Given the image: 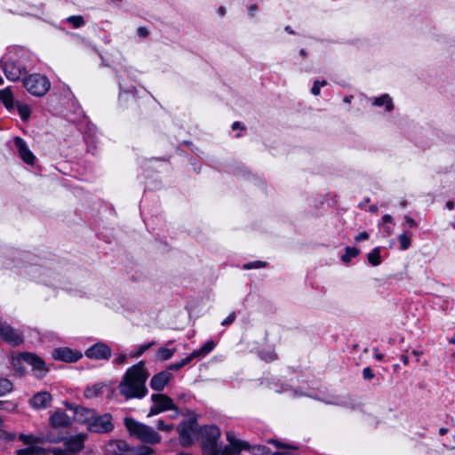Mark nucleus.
<instances>
[{
    "instance_id": "1",
    "label": "nucleus",
    "mask_w": 455,
    "mask_h": 455,
    "mask_svg": "<svg viewBox=\"0 0 455 455\" xmlns=\"http://www.w3.org/2000/svg\"><path fill=\"white\" fill-rule=\"evenodd\" d=\"M197 435L204 455H239L243 450L249 449V443L237 438L233 432L227 433L228 445L219 448L220 430L216 426H205Z\"/></svg>"
},
{
    "instance_id": "2",
    "label": "nucleus",
    "mask_w": 455,
    "mask_h": 455,
    "mask_svg": "<svg viewBox=\"0 0 455 455\" xmlns=\"http://www.w3.org/2000/svg\"><path fill=\"white\" fill-rule=\"evenodd\" d=\"M149 373L144 362L131 366L123 375L118 385V390L121 395L126 400L141 399L148 394L146 382Z\"/></svg>"
},
{
    "instance_id": "3",
    "label": "nucleus",
    "mask_w": 455,
    "mask_h": 455,
    "mask_svg": "<svg viewBox=\"0 0 455 455\" xmlns=\"http://www.w3.org/2000/svg\"><path fill=\"white\" fill-rule=\"evenodd\" d=\"M31 61V52L20 46L12 45L0 59V68L7 80L18 82L28 73V64Z\"/></svg>"
},
{
    "instance_id": "4",
    "label": "nucleus",
    "mask_w": 455,
    "mask_h": 455,
    "mask_svg": "<svg viewBox=\"0 0 455 455\" xmlns=\"http://www.w3.org/2000/svg\"><path fill=\"white\" fill-rule=\"evenodd\" d=\"M124 425L129 434L142 443L156 444L161 442L160 435L151 427L140 423L132 418L124 419Z\"/></svg>"
},
{
    "instance_id": "5",
    "label": "nucleus",
    "mask_w": 455,
    "mask_h": 455,
    "mask_svg": "<svg viewBox=\"0 0 455 455\" xmlns=\"http://www.w3.org/2000/svg\"><path fill=\"white\" fill-rule=\"evenodd\" d=\"M22 84L30 94L36 97L45 95L51 88L49 79L45 76L37 73L26 76L22 79Z\"/></svg>"
},
{
    "instance_id": "6",
    "label": "nucleus",
    "mask_w": 455,
    "mask_h": 455,
    "mask_svg": "<svg viewBox=\"0 0 455 455\" xmlns=\"http://www.w3.org/2000/svg\"><path fill=\"white\" fill-rule=\"evenodd\" d=\"M275 391L277 393H286V394H288V395L290 397L307 396V397H311V398H314L316 400L323 401L326 403H337V402H338V398L331 399L326 395H319L308 388H304V387L294 388L287 384L283 385L280 388L276 389Z\"/></svg>"
},
{
    "instance_id": "7",
    "label": "nucleus",
    "mask_w": 455,
    "mask_h": 455,
    "mask_svg": "<svg viewBox=\"0 0 455 455\" xmlns=\"http://www.w3.org/2000/svg\"><path fill=\"white\" fill-rule=\"evenodd\" d=\"M21 362H26L28 365H30L32 367V370L35 371V375L37 378H43L48 371V369L46 368L44 362L41 358L36 356L33 354L21 353L16 354V355L13 356L14 365H17L19 363Z\"/></svg>"
},
{
    "instance_id": "8",
    "label": "nucleus",
    "mask_w": 455,
    "mask_h": 455,
    "mask_svg": "<svg viewBox=\"0 0 455 455\" xmlns=\"http://www.w3.org/2000/svg\"><path fill=\"white\" fill-rule=\"evenodd\" d=\"M113 417L109 413L94 414L87 430L92 433L108 434L114 429Z\"/></svg>"
},
{
    "instance_id": "9",
    "label": "nucleus",
    "mask_w": 455,
    "mask_h": 455,
    "mask_svg": "<svg viewBox=\"0 0 455 455\" xmlns=\"http://www.w3.org/2000/svg\"><path fill=\"white\" fill-rule=\"evenodd\" d=\"M151 401L153 405L149 410L148 417L157 415L166 411H177V406L173 400L164 394H153L151 395Z\"/></svg>"
},
{
    "instance_id": "10",
    "label": "nucleus",
    "mask_w": 455,
    "mask_h": 455,
    "mask_svg": "<svg viewBox=\"0 0 455 455\" xmlns=\"http://www.w3.org/2000/svg\"><path fill=\"white\" fill-rule=\"evenodd\" d=\"M196 420L188 419L183 421L177 427L180 435V441L183 446H189L196 435Z\"/></svg>"
},
{
    "instance_id": "11",
    "label": "nucleus",
    "mask_w": 455,
    "mask_h": 455,
    "mask_svg": "<svg viewBox=\"0 0 455 455\" xmlns=\"http://www.w3.org/2000/svg\"><path fill=\"white\" fill-rule=\"evenodd\" d=\"M112 349L109 346L103 342H97L88 347L84 355L90 359L94 360H108L111 357Z\"/></svg>"
},
{
    "instance_id": "12",
    "label": "nucleus",
    "mask_w": 455,
    "mask_h": 455,
    "mask_svg": "<svg viewBox=\"0 0 455 455\" xmlns=\"http://www.w3.org/2000/svg\"><path fill=\"white\" fill-rule=\"evenodd\" d=\"M52 356L58 361L75 363L83 357V353L69 347H58L53 349Z\"/></svg>"
},
{
    "instance_id": "13",
    "label": "nucleus",
    "mask_w": 455,
    "mask_h": 455,
    "mask_svg": "<svg viewBox=\"0 0 455 455\" xmlns=\"http://www.w3.org/2000/svg\"><path fill=\"white\" fill-rule=\"evenodd\" d=\"M0 339L5 342L17 346L23 341L22 335L7 323H0Z\"/></svg>"
},
{
    "instance_id": "14",
    "label": "nucleus",
    "mask_w": 455,
    "mask_h": 455,
    "mask_svg": "<svg viewBox=\"0 0 455 455\" xmlns=\"http://www.w3.org/2000/svg\"><path fill=\"white\" fill-rule=\"evenodd\" d=\"M106 451L109 455H134V449L123 440L109 441L106 444Z\"/></svg>"
},
{
    "instance_id": "15",
    "label": "nucleus",
    "mask_w": 455,
    "mask_h": 455,
    "mask_svg": "<svg viewBox=\"0 0 455 455\" xmlns=\"http://www.w3.org/2000/svg\"><path fill=\"white\" fill-rule=\"evenodd\" d=\"M67 406L68 409L74 411L76 420L78 421L79 423L85 425L86 428H88V426L90 425L94 414L96 413V411L85 407L73 408L72 406L69 405Z\"/></svg>"
},
{
    "instance_id": "16",
    "label": "nucleus",
    "mask_w": 455,
    "mask_h": 455,
    "mask_svg": "<svg viewBox=\"0 0 455 455\" xmlns=\"http://www.w3.org/2000/svg\"><path fill=\"white\" fill-rule=\"evenodd\" d=\"M14 144L18 149L19 156L27 164H34L35 156L28 148L24 140L20 137L14 138Z\"/></svg>"
},
{
    "instance_id": "17",
    "label": "nucleus",
    "mask_w": 455,
    "mask_h": 455,
    "mask_svg": "<svg viewBox=\"0 0 455 455\" xmlns=\"http://www.w3.org/2000/svg\"><path fill=\"white\" fill-rule=\"evenodd\" d=\"M172 378V375L168 371H161L152 377L150 380V387L153 390L162 391Z\"/></svg>"
},
{
    "instance_id": "18",
    "label": "nucleus",
    "mask_w": 455,
    "mask_h": 455,
    "mask_svg": "<svg viewBox=\"0 0 455 455\" xmlns=\"http://www.w3.org/2000/svg\"><path fill=\"white\" fill-rule=\"evenodd\" d=\"M52 401V397L50 393L39 392L29 400V404L36 410H42L47 408Z\"/></svg>"
},
{
    "instance_id": "19",
    "label": "nucleus",
    "mask_w": 455,
    "mask_h": 455,
    "mask_svg": "<svg viewBox=\"0 0 455 455\" xmlns=\"http://www.w3.org/2000/svg\"><path fill=\"white\" fill-rule=\"evenodd\" d=\"M85 435L79 434L71 436L64 441V446L66 447L69 455L75 454L80 451L84 448Z\"/></svg>"
},
{
    "instance_id": "20",
    "label": "nucleus",
    "mask_w": 455,
    "mask_h": 455,
    "mask_svg": "<svg viewBox=\"0 0 455 455\" xmlns=\"http://www.w3.org/2000/svg\"><path fill=\"white\" fill-rule=\"evenodd\" d=\"M71 423V418L60 410H56L50 417V424L55 428L67 427L70 426Z\"/></svg>"
},
{
    "instance_id": "21",
    "label": "nucleus",
    "mask_w": 455,
    "mask_h": 455,
    "mask_svg": "<svg viewBox=\"0 0 455 455\" xmlns=\"http://www.w3.org/2000/svg\"><path fill=\"white\" fill-rule=\"evenodd\" d=\"M124 76H129V74L118 76L119 88H120V92H119L120 102H123L124 100L125 95L130 94V93L133 94V92L136 91V89L133 85L129 86L126 84Z\"/></svg>"
},
{
    "instance_id": "22",
    "label": "nucleus",
    "mask_w": 455,
    "mask_h": 455,
    "mask_svg": "<svg viewBox=\"0 0 455 455\" xmlns=\"http://www.w3.org/2000/svg\"><path fill=\"white\" fill-rule=\"evenodd\" d=\"M0 101L9 110L14 108V97L10 87L0 90Z\"/></svg>"
},
{
    "instance_id": "23",
    "label": "nucleus",
    "mask_w": 455,
    "mask_h": 455,
    "mask_svg": "<svg viewBox=\"0 0 455 455\" xmlns=\"http://www.w3.org/2000/svg\"><path fill=\"white\" fill-rule=\"evenodd\" d=\"M19 439L21 442H23L25 444H28V445H34V443H42L44 441H48V442H57L58 441L57 439H51L49 437H44L43 435L36 436L33 435H23V434L19 436Z\"/></svg>"
},
{
    "instance_id": "24",
    "label": "nucleus",
    "mask_w": 455,
    "mask_h": 455,
    "mask_svg": "<svg viewBox=\"0 0 455 455\" xmlns=\"http://www.w3.org/2000/svg\"><path fill=\"white\" fill-rule=\"evenodd\" d=\"M215 347V343L213 340H208L204 345H203L199 349H196L191 353V357H204L211 353Z\"/></svg>"
},
{
    "instance_id": "25",
    "label": "nucleus",
    "mask_w": 455,
    "mask_h": 455,
    "mask_svg": "<svg viewBox=\"0 0 455 455\" xmlns=\"http://www.w3.org/2000/svg\"><path fill=\"white\" fill-rule=\"evenodd\" d=\"M106 385L104 383H96L92 386L87 387L84 390V396L90 399L98 397L103 393Z\"/></svg>"
},
{
    "instance_id": "26",
    "label": "nucleus",
    "mask_w": 455,
    "mask_h": 455,
    "mask_svg": "<svg viewBox=\"0 0 455 455\" xmlns=\"http://www.w3.org/2000/svg\"><path fill=\"white\" fill-rule=\"evenodd\" d=\"M372 104L377 107L385 106L387 111H391L394 108L392 98L388 94L374 98Z\"/></svg>"
},
{
    "instance_id": "27",
    "label": "nucleus",
    "mask_w": 455,
    "mask_h": 455,
    "mask_svg": "<svg viewBox=\"0 0 455 455\" xmlns=\"http://www.w3.org/2000/svg\"><path fill=\"white\" fill-rule=\"evenodd\" d=\"M17 455H48V452L43 448L36 445H28V447L16 451Z\"/></svg>"
},
{
    "instance_id": "28",
    "label": "nucleus",
    "mask_w": 455,
    "mask_h": 455,
    "mask_svg": "<svg viewBox=\"0 0 455 455\" xmlns=\"http://www.w3.org/2000/svg\"><path fill=\"white\" fill-rule=\"evenodd\" d=\"M367 259H368V262L373 267H377V266L380 265L382 262L381 255H380V248L376 247L373 250H371L367 254Z\"/></svg>"
},
{
    "instance_id": "29",
    "label": "nucleus",
    "mask_w": 455,
    "mask_h": 455,
    "mask_svg": "<svg viewBox=\"0 0 455 455\" xmlns=\"http://www.w3.org/2000/svg\"><path fill=\"white\" fill-rule=\"evenodd\" d=\"M16 107L20 118L23 121H27L30 117L31 108L28 104L22 102H18Z\"/></svg>"
},
{
    "instance_id": "30",
    "label": "nucleus",
    "mask_w": 455,
    "mask_h": 455,
    "mask_svg": "<svg viewBox=\"0 0 455 455\" xmlns=\"http://www.w3.org/2000/svg\"><path fill=\"white\" fill-rule=\"evenodd\" d=\"M246 451H251V453L253 455H273L276 451H271L269 448L264 446V445H255V446H250L249 449Z\"/></svg>"
},
{
    "instance_id": "31",
    "label": "nucleus",
    "mask_w": 455,
    "mask_h": 455,
    "mask_svg": "<svg viewBox=\"0 0 455 455\" xmlns=\"http://www.w3.org/2000/svg\"><path fill=\"white\" fill-rule=\"evenodd\" d=\"M13 388L12 383L4 378H0V396L10 393Z\"/></svg>"
},
{
    "instance_id": "32",
    "label": "nucleus",
    "mask_w": 455,
    "mask_h": 455,
    "mask_svg": "<svg viewBox=\"0 0 455 455\" xmlns=\"http://www.w3.org/2000/svg\"><path fill=\"white\" fill-rule=\"evenodd\" d=\"M193 359L194 357H191L190 354L188 356L183 358L180 362L170 364L168 369L172 371L180 370L182 367L188 364Z\"/></svg>"
},
{
    "instance_id": "33",
    "label": "nucleus",
    "mask_w": 455,
    "mask_h": 455,
    "mask_svg": "<svg viewBox=\"0 0 455 455\" xmlns=\"http://www.w3.org/2000/svg\"><path fill=\"white\" fill-rule=\"evenodd\" d=\"M400 248L403 251L409 249L411 246V236L407 233H403L398 236Z\"/></svg>"
},
{
    "instance_id": "34",
    "label": "nucleus",
    "mask_w": 455,
    "mask_h": 455,
    "mask_svg": "<svg viewBox=\"0 0 455 455\" xmlns=\"http://www.w3.org/2000/svg\"><path fill=\"white\" fill-rule=\"evenodd\" d=\"M155 345L154 341L145 343L143 345L139 346L135 348L134 353L132 354L133 357H139L142 355L148 349Z\"/></svg>"
},
{
    "instance_id": "35",
    "label": "nucleus",
    "mask_w": 455,
    "mask_h": 455,
    "mask_svg": "<svg viewBox=\"0 0 455 455\" xmlns=\"http://www.w3.org/2000/svg\"><path fill=\"white\" fill-rule=\"evenodd\" d=\"M359 254V250L355 247H347L343 254V261H349Z\"/></svg>"
},
{
    "instance_id": "36",
    "label": "nucleus",
    "mask_w": 455,
    "mask_h": 455,
    "mask_svg": "<svg viewBox=\"0 0 455 455\" xmlns=\"http://www.w3.org/2000/svg\"><path fill=\"white\" fill-rule=\"evenodd\" d=\"M67 21L76 28H78L84 24V18L80 15L70 16L67 19Z\"/></svg>"
},
{
    "instance_id": "37",
    "label": "nucleus",
    "mask_w": 455,
    "mask_h": 455,
    "mask_svg": "<svg viewBox=\"0 0 455 455\" xmlns=\"http://www.w3.org/2000/svg\"><path fill=\"white\" fill-rule=\"evenodd\" d=\"M174 354V349H169L166 347H161L157 351V357L161 360H167L171 358Z\"/></svg>"
},
{
    "instance_id": "38",
    "label": "nucleus",
    "mask_w": 455,
    "mask_h": 455,
    "mask_svg": "<svg viewBox=\"0 0 455 455\" xmlns=\"http://www.w3.org/2000/svg\"><path fill=\"white\" fill-rule=\"evenodd\" d=\"M156 428L159 431L171 432L173 430V424H167L164 419H158L156 422Z\"/></svg>"
},
{
    "instance_id": "39",
    "label": "nucleus",
    "mask_w": 455,
    "mask_h": 455,
    "mask_svg": "<svg viewBox=\"0 0 455 455\" xmlns=\"http://www.w3.org/2000/svg\"><path fill=\"white\" fill-rule=\"evenodd\" d=\"M260 357L267 362H272L276 358V354L273 349L269 348L267 351H262Z\"/></svg>"
},
{
    "instance_id": "40",
    "label": "nucleus",
    "mask_w": 455,
    "mask_h": 455,
    "mask_svg": "<svg viewBox=\"0 0 455 455\" xmlns=\"http://www.w3.org/2000/svg\"><path fill=\"white\" fill-rule=\"evenodd\" d=\"M15 355H12V357H11V364L13 368V370L18 373V374H23L25 371H26V365L27 363L26 362H21V363H19L17 365H14L13 364V356Z\"/></svg>"
},
{
    "instance_id": "41",
    "label": "nucleus",
    "mask_w": 455,
    "mask_h": 455,
    "mask_svg": "<svg viewBox=\"0 0 455 455\" xmlns=\"http://www.w3.org/2000/svg\"><path fill=\"white\" fill-rule=\"evenodd\" d=\"M327 84V82L325 80L323 81H315L313 87L311 89V92L313 95L317 96L320 94L321 87H323Z\"/></svg>"
},
{
    "instance_id": "42",
    "label": "nucleus",
    "mask_w": 455,
    "mask_h": 455,
    "mask_svg": "<svg viewBox=\"0 0 455 455\" xmlns=\"http://www.w3.org/2000/svg\"><path fill=\"white\" fill-rule=\"evenodd\" d=\"M265 265L266 264L263 261L257 260V261L247 263V264L243 265V268L244 269L259 268V267H265Z\"/></svg>"
},
{
    "instance_id": "43",
    "label": "nucleus",
    "mask_w": 455,
    "mask_h": 455,
    "mask_svg": "<svg viewBox=\"0 0 455 455\" xmlns=\"http://www.w3.org/2000/svg\"><path fill=\"white\" fill-rule=\"evenodd\" d=\"M47 452H48V455L50 453H52L53 455H69L65 446H64V448H61V447L52 448L51 451H49Z\"/></svg>"
},
{
    "instance_id": "44",
    "label": "nucleus",
    "mask_w": 455,
    "mask_h": 455,
    "mask_svg": "<svg viewBox=\"0 0 455 455\" xmlns=\"http://www.w3.org/2000/svg\"><path fill=\"white\" fill-rule=\"evenodd\" d=\"M134 455H153V450L149 447H141L138 451L134 450Z\"/></svg>"
},
{
    "instance_id": "45",
    "label": "nucleus",
    "mask_w": 455,
    "mask_h": 455,
    "mask_svg": "<svg viewBox=\"0 0 455 455\" xmlns=\"http://www.w3.org/2000/svg\"><path fill=\"white\" fill-rule=\"evenodd\" d=\"M235 319V313H231L229 314V315L225 318L222 322H221V325L223 326H228V325H230Z\"/></svg>"
},
{
    "instance_id": "46",
    "label": "nucleus",
    "mask_w": 455,
    "mask_h": 455,
    "mask_svg": "<svg viewBox=\"0 0 455 455\" xmlns=\"http://www.w3.org/2000/svg\"><path fill=\"white\" fill-rule=\"evenodd\" d=\"M127 360V355L124 353H121L116 355V357L114 359V363L116 364H124Z\"/></svg>"
},
{
    "instance_id": "47",
    "label": "nucleus",
    "mask_w": 455,
    "mask_h": 455,
    "mask_svg": "<svg viewBox=\"0 0 455 455\" xmlns=\"http://www.w3.org/2000/svg\"><path fill=\"white\" fill-rule=\"evenodd\" d=\"M363 376L365 379H371L374 378V373L370 367H365L363 370Z\"/></svg>"
},
{
    "instance_id": "48",
    "label": "nucleus",
    "mask_w": 455,
    "mask_h": 455,
    "mask_svg": "<svg viewBox=\"0 0 455 455\" xmlns=\"http://www.w3.org/2000/svg\"><path fill=\"white\" fill-rule=\"evenodd\" d=\"M368 238H369V234H368L366 231H363V232L359 233V234L355 237V240L356 242H361V241L367 240Z\"/></svg>"
},
{
    "instance_id": "49",
    "label": "nucleus",
    "mask_w": 455,
    "mask_h": 455,
    "mask_svg": "<svg viewBox=\"0 0 455 455\" xmlns=\"http://www.w3.org/2000/svg\"><path fill=\"white\" fill-rule=\"evenodd\" d=\"M258 10V6L257 4H251L249 7H248V13L251 17H253L256 11Z\"/></svg>"
},
{
    "instance_id": "50",
    "label": "nucleus",
    "mask_w": 455,
    "mask_h": 455,
    "mask_svg": "<svg viewBox=\"0 0 455 455\" xmlns=\"http://www.w3.org/2000/svg\"><path fill=\"white\" fill-rule=\"evenodd\" d=\"M404 220H405L406 224L410 228H414L416 226L415 220L412 218L409 217V216H405L404 217Z\"/></svg>"
},
{
    "instance_id": "51",
    "label": "nucleus",
    "mask_w": 455,
    "mask_h": 455,
    "mask_svg": "<svg viewBox=\"0 0 455 455\" xmlns=\"http://www.w3.org/2000/svg\"><path fill=\"white\" fill-rule=\"evenodd\" d=\"M138 35L142 37H146L148 35V31L146 28L140 27L138 28Z\"/></svg>"
},
{
    "instance_id": "52",
    "label": "nucleus",
    "mask_w": 455,
    "mask_h": 455,
    "mask_svg": "<svg viewBox=\"0 0 455 455\" xmlns=\"http://www.w3.org/2000/svg\"><path fill=\"white\" fill-rule=\"evenodd\" d=\"M392 220H393L392 217L389 214H386L382 218V224L383 225L391 224Z\"/></svg>"
},
{
    "instance_id": "53",
    "label": "nucleus",
    "mask_w": 455,
    "mask_h": 455,
    "mask_svg": "<svg viewBox=\"0 0 455 455\" xmlns=\"http://www.w3.org/2000/svg\"><path fill=\"white\" fill-rule=\"evenodd\" d=\"M383 226H384V229L387 232V234L391 235L393 232V229L391 228L390 224H387V225H383Z\"/></svg>"
},
{
    "instance_id": "54",
    "label": "nucleus",
    "mask_w": 455,
    "mask_h": 455,
    "mask_svg": "<svg viewBox=\"0 0 455 455\" xmlns=\"http://www.w3.org/2000/svg\"><path fill=\"white\" fill-rule=\"evenodd\" d=\"M374 357H375V359L381 361V360H383L384 355L381 353H376Z\"/></svg>"
},
{
    "instance_id": "55",
    "label": "nucleus",
    "mask_w": 455,
    "mask_h": 455,
    "mask_svg": "<svg viewBox=\"0 0 455 455\" xmlns=\"http://www.w3.org/2000/svg\"><path fill=\"white\" fill-rule=\"evenodd\" d=\"M401 360L403 363V364L407 365L409 363V358L406 355H402Z\"/></svg>"
},
{
    "instance_id": "56",
    "label": "nucleus",
    "mask_w": 455,
    "mask_h": 455,
    "mask_svg": "<svg viewBox=\"0 0 455 455\" xmlns=\"http://www.w3.org/2000/svg\"><path fill=\"white\" fill-rule=\"evenodd\" d=\"M446 206L449 210H452L453 207H454V203L451 202V201H449L447 204H446Z\"/></svg>"
},
{
    "instance_id": "57",
    "label": "nucleus",
    "mask_w": 455,
    "mask_h": 455,
    "mask_svg": "<svg viewBox=\"0 0 455 455\" xmlns=\"http://www.w3.org/2000/svg\"><path fill=\"white\" fill-rule=\"evenodd\" d=\"M239 127H240V123L239 122H235L233 124V125H232L233 130H235V129H237Z\"/></svg>"
},
{
    "instance_id": "58",
    "label": "nucleus",
    "mask_w": 455,
    "mask_h": 455,
    "mask_svg": "<svg viewBox=\"0 0 455 455\" xmlns=\"http://www.w3.org/2000/svg\"><path fill=\"white\" fill-rule=\"evenodd\" d=\"M225 12H226V10H225V8H224V7H220V8H219V13H220V15H224V14H225Z\"/></svg>"
},
{
    "instance_id": "59",
    "label": "nucleus",
    "mask_w": 455,
    "mask_h": 455,
    "mask_svg": "<svg viewBox=\"0 0 455 455\" xmlns=\"http://www.w3.org/2000/svg\"><path fill=\"white\" fill-rule=\"evenodd\" d=\"M6 404L5 402H3V401H0V409H9V407H4V405Z\"/></svg>"
},
{
    "instance_id": "60",
    "label": "nucleus",
    "mask_w": 455,
    "mask_h": 455,
    "mask_svg": "<svg viewBox=\"0 0 455 455\" xmlns=\"http://www.w3.org/2000/svg\"><path fill=\"white\" fill-rule=\"evenodd\" d=\"M299 54L304 58L307 56V52L304 49H302L300 50Z\"/></svg>"
},
{
    "instance_id": "61",
    "label": "nucleus",
    "mask_w": 455,
    "mask_h": 455,
    "mask_svg": "<svg viewBox=\"0 0 455 455\" xmlns=\"http://www.w3.org/2000/svg\"><path fill=\"white\" fill-rule=\"evenodd\" d=\"M285 30H286L288 33H290V34H293V31L291 29V28H290L289 26H287V27L285 28Z\"/></svg>"
},
{
    "instance_id": "62",
    "label": "nucleus",
    "mask_w": 455,
    "mask_h": 455,
    "mask_svg": "<svg viewBox=\"0 0 455 455\" xmlns=\"http://www.w3.org/2000/svg\"><path fill=\"white\" fill-rule=\"evenodd\" d=\"M176 411V413H175V415H172V418H176V417L178 416V414H179L178 410H177V411Z\"/></svg>"
},
{
    "instance_id": "63",
    "label": "nucleus",
    "mask_w": 455,
    "mask_h": 455,
    "mask_svg": "<svg viewBox=\"0 0 455 455\" xmlns=\"http://www.w3.org/2000/svg\"><path fill=\"white\" fill-rule=\"evenodd\" d=\"M412 353H413L414 355H419V353H418V352H417V351H415V350H414Z\"/></svg>"
}]
</instances>
